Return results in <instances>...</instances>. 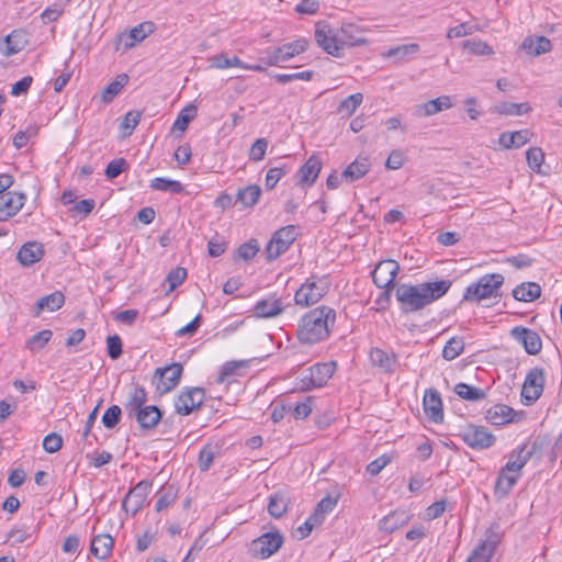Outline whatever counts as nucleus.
I'll use <instances>...</instances> for the list:
<instances>
[{"mask_svg":"<svg viewBox=\"0 0 562 562\" xmlns=\"http://www.w3.org/2000/svg\"><path fill=\"white\" fill-rule=\"evenodd\" d=\"M452 281L438 280L418 284L400 283L395 286V297L403 314L416 313L442 297L451 288Z\"/></svg>","mask_w":562,"mask_h":562,"instance_id":"nucleus-1","label":"nucleus"},{"mask_svg":"<svg viewBox=\"0 0 562 562\" xmlns=\"http://www.w3.org/2000/svg\"><path fill=\"white\" fill-rule=\"evenodd\" d=\"M336 323V311L322 305L305 313L297 327V338L302 344L315 345L329 338Z\"/></svg>","mask_w":562,"mask_h":562,"instance_id":"nucleus-2","label":"nucleus"},{"mask_svg":"<svg viewBox=\"0 0 562 562\" xmlns=\"http://www.w3.org/2000/svg\"><path fill=\"white\" fill-rule=\"evenodd\" d=\"M504 281L505 278L501 273H486L465 288L463 301L480 303L487 299H499Z\"/></svg>","mask_w":562,"mask_h":562,"instance_id":"nucleus-3","label":"nucleus"},{"mask_svg":"<svg viewBox=\"0 0 562 562\" xmlns=\"http://www.w3.org/2000/svg\"><path fill=\"white\" fill-rule=\"evenodd\" d=\"M329 290L326 278L312 276L296 290L294 301L296 305L310 306L317 303Z\"/></svg>","mask_w":562,"mask_h":562,"instance_id":"nucleus-4","label":"nucleus"},{"mask_svg":"<svg viewBox=\"0 0 562 562\" xmlns=\"http://www.w3.org/2000/svg\"><path fill=\"white\" fill-rule=\"evenodd\" d=\"M315 40L323 50L334 57H339L344 49L338 31L326 21H319L315 24Z\"/></svg>","mask_w":562,"mask_h":562,"instance_id":"nucleus-5","label":"nucleus"},{"mask_svg":"<svg viewBox=\"0 0 562 562\" xmlns=\"http://www.w3.org/2000/svg\"><path fill=\"white\" fill-rule=\"evenodd\" d=\"M400 271V266L395 260L387 259L380 261L372 272V280L374 284L380 289H385V292L381 295V299L389 301L390 290L394 289V280Z\"/></svg>","mask_w":562,"mask_h":562,"instance_id":"nucleus-6","label":"nucleus"},{"mask_svg":"<svg viewBox=\"0 0 562 562\" xmlns=\"http://www.w3.org/2000/svg\"><path fill=\"white\" fill-rule=\"evenodd\" d=\"M308 47V41L306 38H297L291 43H285L277 48H268L265 53L267 55V66H280L281 63H285L304 53Z\"/></svg>","mask_w":562,"mask_h":562,"instance_id":"nucleus-7","label":"nucleus"},{"mask_svg":"<svg viewBox=\"0 0 562 562\" xmlns=\"http://www.w3.org/2000/svg\"><path fill=\"white\" fill-rule=\"evenodd\" d=\"M296 236L297 232L294 225L278 229L266 247L267 259L271 261L284 254L296 239Z\"/></svg>","mask_w":562,"mask_h":562,"instance_id":"nucleus-8","label":"nucleus"},{"mask_svg":"<svg viewBox=\"0 0 562 562\" xmlns=\"http://www.w3.org/2000/svg\"><path fill=\"white\" fill-rule=\"evenodd\" d=\"M336 370V362H322L311 367L301 379V389L303 391H310L313 389L324 386L328 380L333 376Z\"/></svg>","mask_w":562,"mask_h":562,"instance_id":"nucleus-9","label":"nucleus"},{"mask_svg":"<svg viewBox=\"0 0 562 562\" xmlns=\"http://www.w3.org/2000/svg\"><path fill=\"white\" fill-rule=\"evenodd\" d=\"M498 525H492L484 535V539L480 541L477 547L472 551L467 562H490L497 544L501 541Z\"/></svg>","mask_w":562,"mask_h":562,"instance_id":"nucleus-10","label":"nucleus"},{"mask_svg":"<svg viewBox=\"0 0 562 562\" xmlns=\"http://www.w3.org/2000/svg\"><path fill=\"white\" fill-rule=\"evenodd\" d=\"M283 537L278 532H266L252 540L249 552L254 558L268 559L281 548Z\"/></svg>","mask_w":562,"mask_h":562,"instance_id":"nucleus-11","label":"nucleus"},{"mask_svg":"<svg viewBox=\"0 0 562 562\" xmlns=\"http://www.w3.org/2000/svg\"><path fill=\"white\" fill-rule=\"evenodd\" d=\"M459 437L465 445L476 450L487 449L495 442V437L485 427L476 425L464 426Z\"/></svg>","mask_w":562,"mask_h":562,"instance_id":"nucleus-12","label":"nucleus"},{"mask_svg":"<svg viewBox=\"0 0 562 562\" xmlns=\"http://www.w3.org/2000/svg\"><path fill=\"white\" fill-rule=\"evenodd\" d=\"M151 488V482L143 480L132 487L122 501V507L126 513L135 516L143 507Z\"/></svg>","mask_w":562,"mask_h":562,"instance_id":"nucleus-13","label":"nucleus"},{"mask_svg":"<svg viewBox=\"0 0 562 562\" xmlns=\"http://www.w3.org/2000/svg\"><path fill=\"white\" fill-rule=\"evenodd\" d=\"M544 381L543 369L535 367L529 370L521 391V395L528 404L536 402L541 396Z\"/></svg>","mask_w":562,"mask_h":562,"instance_id":"nucleus-14","label":"nucleus"},{"mask_svg":"<svg viewBox=\"0 0 562 562\" xmlns=\"http://www.w3.org/2000/svg\"><path fill=\"white\" fill-rule=\"evenodd\" d=\"M204 397L205 394L203 389H187L175 400L176 412L182 416H187L203 404Z\"/></svg>","mask_w":562,"mask_h":562,"instance_id":"nucleus-15","label":"nucleus"},{"mask_svg":"<svg viewBox=\"0 0 562 562\" xmlns=\"http://www.w3.org/2000/svg\"><path fill=\"white\" fill-rule=\"evenodd\" d=\"M183 368L180 363H172L166 368H158L155 371L156 389L159 393H168L175 389L180 381Z\"/></svg>","mask_w":562,"mask_h":562,"instance_id":"nucleus-16","label":"nucleus"},{"mask_svg":"<svg viewBox=\"0 0 562 562\" xmlns=\"http://www.w3.org/2000/svg\"><path fill=\"white\" fill-rule=\"evenodd\" d=\"M522 418L524 412H517L505 404H496L486 412V419L495 426L519 423Z\"/></svg>","mask_w":562,"mask_h":562,"instance_id":"nucleus-17","label":"nucleus"},{"mask_svg":"<svg viewBox=\"0 0 562 562\" xmlns=\"http://www.w3.org/2000/svg\"><path fill=\"white\" fill-rule=\"evenodd\" d=\"M26 196L24 193L7 192L0 194V222L14 216L24 206Z\"/></svg>","mask_w":562,"mask_h":562,"instance_id":"nucleus-18","label":"nucleus"},{"mask_svg":"<svg viewBox=\"0 0 562 562\" xmlns=\"http://www.w3.org/2000/svg\"><path fill=\"white\" fill-rule=\"evenodd\" d=\"M512 336L524 346L528 355H538L542 349L540 336L529 328L514 327Z\"/></svg>","mask_w":562,"mask_h":562,"instance_id":"nucleus-19","label":"nucleus"},{"mask_svg":"<svg viewBox=\"0 0 562 562\" xmlns=\"http://www.w3.org/2000/svg\"><path fill=\"white\" fill-rule=\"evenodd\" d=\"M423 407L431 422L438 424L443 420L442 401L437 390L429 389L425 392Z\"/></svg>","mask_w":562,"mask_h":562,"instance_id":"nucleus-20","label":"nucleus"},{"mask_svg":"<svg viewBox=\"0 0 562 562\" xmlns=\"http://www.w3.org/2000/svg\"><path fill=\"white\" fill-rule=\"evenodd\" d=\"M369 358L371 364L384 373H393L397 364V357L394 352H387L378 347L370 349Z\"/></svg>","mask_w":562,"mask_h":562,"instance_id":"nucleus-21","label":"nucleus"},{"mask_svg":"<svg viewBox=\"0 0 562 562\" xmlns=\"http://www.w3.org/2000/svg\"><path fill=\"white\" fill-rule=\"evenodd\" d=\"M211 67L217 69H226L229 67H239L247 70L254 71H265L266 68L260 64L257 65H248L240 60L237 56L229 58L226 54H217L210 58Z\"/></svg>","mask_w":562,"mask_h":562,"instance_id":"nucleus-22","label":"nucleus"},{"mask_svg":"<svg viewBox=\"0 0 562 562\" xmlns=\"http://www.w3.org/2000/svg\"><path fill=\"white\" fill-rule=\"evenodd\" d=\"M283 310L282 301L276 295H270L256 303L254 313L257 317L270 318L281 314Z\"/></svg>","mask_w":562,"mask_h":562,"instance_id":"nucleus-23","label":"nucleus"},{"mask_svg":"<svg viewBox=\"0 0 562 562\" xmlns=\"http://www.w3.org/2000/svg\"><path fill=\"white\" fill-rule=\"evenodd\" d=\"M155 24L150 21H146L143 23H139L138 25L134 26L130 32L126 34H122L120 36L121 41H125L124 46L126 49L134 47L137 43H140L144 41L148 35L154 33L155 31Z\"/></svg>","mask_w":562,"mask_h":562,"instance_id":"nucleus-24","label":"nucleus"},{"mask_svg":"<svg viewBox=\"0 0 562 562\" xmlns=\"http://www.w3.org/2000/svg\"><path fill=\"white\" fill-rule=\"evenodd\" d=\"M65 303V295L60 291H55L41 297L33 307V316L38 317L44 311L55 312Z\"/></svg>","mask_w":562,"mask_h":562,"instance_id":"nucleus-25","label":"nucleus"},{"mask_svg":"<svg viewBox=\"0 0 562 562\" xmlns=\"http://www.w3.org/2000/svg\"><path fill=\"white\" fill-rule=\"evenodd\" d=\"M363 30L356 24L344 23L338 30L344 48L367 44V40L360 36Z\"/></svg>","mask_w":562,"mask_h":562,"instance_id":"nucleus-26","label":"nucleus"},{"mask_svg":"<svg viewBox=\"0 0 562 562\" xmlns=\"http://www.w3.org/2000/svg\"><path fill=\"white\" fill-rule=\"evenodd\" d=\"M321 169L322 162L319 158L312 155L297 172L299 183L302 186H312L316 181Z\"/></svg>","mask_w":562,"mask_h":562,"instance_id":"nucleus-27","label":"nucleus"},{"mask_svg":"<svg viewBox=\"0 0 562 562\" xmlns=\"http://www.w3.org/2000/svg\"><path fill=\"white\" fill-rule=\"evenodd\" d=\"M520 48L530 56H540L552 49L551 41L546 36H527Z\"/></svg>","mask_w":562,"mask_h":562,"instance_id":"nucleus-28","label":"nucleus"},{"mask_svg":"<svg viewBox=\"0 0 562 562\" xmlns=\"http://www.w3.org/2000/svg\"><path fill=\"white\" fill-rule=\"evenodd\" d=\"M452 106L451 99L449 95H441L436 99L429 100L423 104L416 106V115L424 117L434 115L442 110L450 109Z\"/></svg>","mask_w":562,"mask_h":562,"instance_id":"nucleus-29","label":"nucleus"},{"mask_svg":"<svg viewBox=\"0 0 562 562\" xmlns=\"http://www.w3.org/2000/svg\"><path fill=\"white\" fill-rule=\"evenodd\" d=\"M114 540L109 533L94 536L91 540L90 552L99 560L110 557Z\"/></svg>","mask_w":562,"mask_h":562,"instance_id":"nucleus-30","label":"nucleus"},{"mask_svg":"<svg viewBox=\"0 0 562 562\" xmlns=\"http://www.w3.org/2000/svg\"><path fill=\"white\" fill-rule=\"evenodd\" d=\"M531 457V452L526 450V447L522 446L516 450H514L506 462L505 467L502 468L504 472L520 474L522 468L527 464L528 460Z\"/></svg>","mask_w":562,"mask_h":562,"instance_id":"nucleus-31","label":"nucleus"},{"mask_svg":"<svg viewBox=\"0 0 562 562\" xmlns=\"http://www.w3.org/2000/svg\"><path fill=\"white\" fill-rule=\"evenodd\" d=\"M409 520V515L406 510L396 509L389 515L384 516L379 521V527L381 530L386 532H393L398 528L405 526Z\"/></svg>","mask_w":562,"mask_h":562,"instance_id":"nucleus-32","label":"nucleus"},{"mask_svg":"<svg viewBox=\"0 0 562 562\" xmlns=\"http://www.w3.org/2000/svg\"><path fill=\"white\" fill-rule=\"evenodd\" d=\"M44 256L43 245L36 241L24 244L18 252V259L23 266H31Z\"/></svg>","mask_w":562,"mask_h":562,"instance_id":"nucleus-33","label":"nucleus"},{"mask_svg":"<svg viewBox=\"0 0 562 562\" xmlns=\"http://www.w3.org/2000/svg\"><path fill=\"white\" fill-rule=\"evenodd\" d=\"M370 167L371 164L367 157H358L342 171L341 178L347 182H353L366 176Z\"/></svg>","mask_w":562,"mask_h":562,"instance_id":"nucleus-34","label":"nucleus"},{"mask_svg":"<svg viewBox=\"0 0 562 562\" xmlns=\"http://www.w3.org/2000/svg\"><path fill=\"white\" fill-rule=\"evenodd\" d=\"M25 44L24 35L19 31H13L3 38L0 52L3 56L9 57L21 52Z\"/></svg>","mask_w":562,"mask_h":562,"instance_id":"nucleus-35","label":"nucleus"},{"mask_svg":"<svg viewBox=\"0 0 562 562\" xmlns=\"http://www.w3.org/2000/svg\"><path fill=\"white\" fill-rule=\"evenodd\" d=\"M131 417H135L142 428L150 429L158 424L161 413L157 406L148 405L137 411Z\"/></svg>","mask_w":562,"mask_h":562,"instance_id":"nucleus-36","label":"nucleus"},{"mask_svg":"<svg viewBox=\"0 0 562 562\" xmlns=\"http://www.w3.org/2000/svg\"><path fill=\"white\" fill-rule=\"evenodd\" d=\"M520 474L504 472V470L502 469L497 476L494 487L495 496L498 498L506 497L514 487V485L517 483Z\"/></svg>","mask_w":562,"mask_h":562,"instance_id":"nucleus-37","label":"nucleus"},{"mask_svg":"<svg viewBox=\"0 0 562 562\" xmlns=\"http://www.w3.org/2000/svg\"><path fill=\"white\" fill-rule=\"evenodd\" d=\"M541 294V288L535 282L521 283L513 290V296L517 301L532 302Z\"/></svg>","mask_w":562,"mask_h":562,"instance_id":"nucleus-38","label":"nucleus"},{"mask_svg":"<svg viewBox=\"0 0 562 562\" xmlns=\"http://www.w3.org/2000/svg\"><path fill=\"white\" fill-rule=\"evenodd\" d=\"M147 401V394L144 387L134 386L128 394V400L125 404V409L130 416L135 414L137 411L145 407Z\"/></svg>","mask_w":562,"mask_h":562,"instance_id":"nucleus-39","label":"nucleus"},{"mask_svg":"<svg viewBox=\"0 0 562 562\" xmlns=\"http://www.w3.org/2000/svg\"><path fill=\"white\" fill-rule=\"evenodd\" d=\"M261 189L257 184H250L244 189L238 190L236 201L246 207L254 206L260 199Z\"/></svg>","mask_w":562,"mask_h":562,"instance_id":"nucleus-40","label":"nucleus"},{"mask_svg":"<svg viewBox=\"0 0 562 562\" xmlns=\"http://www.w3.org/2000/svg\"><path fill=\"white\" fill-rule=\"evenodd\" d=\"M530 111L529 103L501 102L495 105V112L501 115H521Z\"/></svg>","mask_w":562,"mask_h":562,"instance_id":"nucleus-41","label":"nucleus"},{"mask_svg":"<svg viewBox=\"0 0 562 562\" xmlns=\"http://www.w3.org/2000/svg\"><path fill=\"white\" fill-rule=\"evenodd\" d=\"M53 331L49 329H43L37 334L33 335L27 341L25 347L32 352L36 353L41 351L52 339Z\"/></svg>","mask_w":562,"mask_h":562,"instance_id":"nucleus-42","label":"nucleus"},{"mask_svg":"<svg viewBox=\"0 0 562 562\" xmlns=\"http://www.w3.org/2000/svg\"><path fill=\"white\" fill-rule=\"evenodd\" d=\"M198 108L194 104H189L178 114L173 122L172 130L184 132L189 123L196 116Z\"/></svg>","mask_w":562,"mask_h":562,"instance_id":"nucleus-43","label":"nucleus"},{"mask_svg":"<svg viewBox=\"0 0 562 562\" xmlns=\"http://www.w3.org/2000/svg\"><path fill=\"white\" fill-rule=\"evenodd\" d=\"M127 80L128 77L126 75H120L114 81L109 83L101 94L103 102L110 103L121 92Z\"/></svg>","mask_w":562,"mask_h":562,"instance_id":"nucleus-44","label":"nucleus"},{"mask_svg":"<svg viewBox=\"0 0 562 562\" xmlns=\"http://www.w3.org/2000/svg\"><path fill=\"white\" fill-rule=\"evenodd\" d=\"M463 49L476 56H491L494 49L486 42L481 40H468L462 43Z\"/></svg>","mask_w":562,"mask_h":562,"instance_id":"nucleus-45","label":"nucleus"},{"mask_svg":"<svg viewBox=\"0 0 562 562\" xmlns=\"http://www.w3.org/2000/svg\"><path fill=\"white\" fill-rule=\"evenodd\" d=\"M454 391L458 396L468 401H480L485 397V392L482 389L462 382L456 385Z\"/></svg>","mask_w":562,"mask_h":562,"instance_id":"nucleus-46","label":"nucleus"},{"mask_svg":"<svg viewBox=\"0 0 562 562\" xmlns=\"http://www.w3.org/2000/svg\"><path fill=\"white\" fill-rule=\"evenodd\" d=\"M337 501L330 496L324 497L316 506L314 513L312 514V519L315 524H321L324 521L325 516L334 510Z\"/></svg>","mask_w":562,"mask_h":562,"instance_id":"nucleus-47","label":"nucleus"},{"mask_svg":"<svg viewBox=\"0 0 562 562\" xmlns=\"http://www.w3.org/2000/svg\"><path fill=\"white\" fill-rule=\"evenodd\" d=\"M288 510V499L281 493L270 496L268 512L274 518H280Z\"/></svg>","mask_w":562,"mask_h":562,"instance_id":"nucleus-48","label":"nucleus"},{"mask_svg":"<svg viewBox=\"0 0 562 562\" xmlns=\"http://www.w3.org/2000/svg\"><path fill=\"white\" fill-rule=\"evenodd\" d=\"M150 188L156 191L180 193L183 191V186L177 180H170L166 178H154L150 181Z\"/></svg>","mask_w":562,"mask_h":562,"instance_id":"nucleus-49","label":"nucleus"},{"mask_svg":"<svg viewBox=\"0 0 562 562\" xmlns=\"http://www.w3.org/2000/svg\"><path fill=\"white\" fill-rule=\"evenodd\" d=\"M363 95L360 92L353 93L345 98L338 105V112L342 115L350 116L360 106Z\"/></svg>","mask_w":562,"mask_h":562,"instance_id":"nucleus-50","label":"nucleus"},{"mask_svg":"<svg viewBox=\"0 0 562 562\" xmlns=\"http://www.w3.org/2000/svg\"><path fill=\"white\" fill-rule=\"evenodd\" d=\"M464 349V341L460 337H452L450 338L443 349H442V357L443 359L451 361L456 359L459 355L462 353Z\"/></svg>","mask_w":562,"mask_h":562,"instance_id":"nucleus-51","label":"nucleus"},{"mask_svg":"<svg viewBox=\"0 0 562 562\" xmlns=\"http://www.w3.org/2000/svg\"><path fill=\"white\" fill-rule=\"evenodd\" d=\"M157 496L158 498L155 505V509L157 512H161L171 506L176 502L177 493L175 492L172 486H164L158 491Z\"/></svg>","mask_w":562,"mask_h":562,"instance_id":"nucleus-52","label":"nucleus"},{"mask_svg":"<svg viewBox=\"0 0 562 562\" xmlns=\"http://www.w3.org/2000/svg\"><path fill=\"white\" fill-rule=\"evenodd\" d=\"M526 158L529 168L539 173L541 166L544 161V154L541 148L539 147H531L526 151Z\"/></svg>","mask_w":562,"mask_h":562,"instance_id":"nucleus-53","label":"nucleus"},{"mask_svg":"<svg viewBox=\"0 0 562 562\" xmlns=\"http://www.w3.org/2000/svg\"><path fill=\"white\" fill-rule=\"evenodd\" d=\"M217 453V450L212 445H206L202 448V450L199 453V469L201 471H207Z\"/></svg>","mask_w":562,"mask_h":562,"instance_id":"nucleus-54","label":"nucleus"},{"mask_svg":"<svg viewBox=\"0 0 562 562\" xmlns=\"http://www.w3.org/2000/svg\"><path fill=\"white\" fill-rule=\"evenodd\" d=\"M289 171L286 165L280 167L270 168L267 171L265 184L268 190H272L277 183L285 176Z\"/></svg>","mask_w":562,"mask_h":562,"instance_id":"nucleus-55","label":"nucleus"},{"mask_svg":"<svg viewBox=\"0 0 562 562\" xmlns=\"http://www.w3.org/2000/svg\"><path fill=\"white\" fill-rule=\"evenodd\" d=\"M121 407L117 405L110 406L102 416V423L105 428L112 429L114 428L121 418Z\"/></svg>","mask_w":562,"mask_h":562,"instance_id":"nucleus-56","label":"nucleus"},{"mask_svg":"<svg viewBox=\"0 0 562 562\" xmlns=\"http://www.w3.org/2000/svg\"><path fill=\"white\" fill-rule=\"evenodd\" d=\"M313 76H314V71L305 70L302 72H293V74H277V75H274V79L279 83L284 85V83H288V82L294 81V80L310 81L313 79Z\"/></svg>","mask_w":562,"mask_h":562,"instance_id":"nucleus-57","label":"nucleus"},{"mask_svg":"<svg viewBox=\"0 0 562 562\" xmlns=\"http://www.w3.org/2000/svg\"><path fill=\"white\" fill-rule=\"evenodd\" d=\"M68 1L69 0H67L66 2H56L52 7L44 10V12L41 15L43 22L46 24L56 21L63 14Z\"/></svg>","mask_w":562,"mask_h":562,"instance_id":"nucleus-58","label":"nucleus"},{"mask_svg":"<svg viewBox=\"0 0 562 562\" xmlns=\"http://www.w3.org/2000/svg\"><path fill=\"white\" fill-rule=\"evenodd\" d=\"M268 140L266 138H258L251 145L249 150V159L252 161H260L265 158L268 148Z\"/></svg>","mask_w":562,"mask_h":562,"instance_id":"nucleus-59","label":"nucleus"},{"mask_svg":"<svg viewBox=\"0 0 562 562\" xmlns=\"http://www.w3.org/2000/svg\"><path fill=\"white\" fill-rule=\"evenodd\" d=\"M108 356L115 360L119 359L123 352L122 339L117 335L109 336L106 338Z\"/></svg>","mask_w":562,"mask_h":562,"instance_id":"nucleus-60","label":"nucleus"},{"mask_svg":"<svg viewBox=\"0 0 562 562\" xmlns=\"http://www.w3.org/2000/svg\"><path fill=\"white\" fill-rule=\"evenodd\" d=\"M259 251L257 240L251 239L248 243L240 245L237 249V256L246 261L251 260Z\"/></svg>","mask_w":562,"mask_h":562,"instance_id":"nucleus-61","label":"nucleus"},{"mask_svg":"<svg viewBox=\"0 0 562 562\" xmlns=\"http://www.w3.org/2000/svg\"><path fill=\"white\" fill-rule=\"evenodd\" d=\"M127 168V162L124 158L111 160L105 169V176L109 179L119 177Z\"/></svg>","mask_w":562,"mask_h":562,"instance_id":"nucleus-62","label":"nucleus"},{"mask_svg":"<svg viewBox=\"0 0 562 562\" xmlns=\"http://www.w3.org/2000/svg\"><path fill=\"white\" fill-rule=\"evenodd\" d=\"M187 278V270L182 267H177L172 269L168 276L167 281L169 283V291H173L177 286H179Z\"/></svg>","mask_w":562,"mask_h":562,"instance_id":"nucleus-63","label":"nucleus"},{"mask_svg":"<svg viewBox=\"0 0 562 562\" xmlns=\"http://www.w3.org/2000/svg\"><path fill=\"white\" fill-rule=\"evenodd\" d=\"M63 446V438L56 432L48 434L43 440V448L48 453L57 452Z\"/></svg>","mask_w":562,"mask_h":562,"instance_id":"nucleus-64","label":"nucleus"}]
</instances>
